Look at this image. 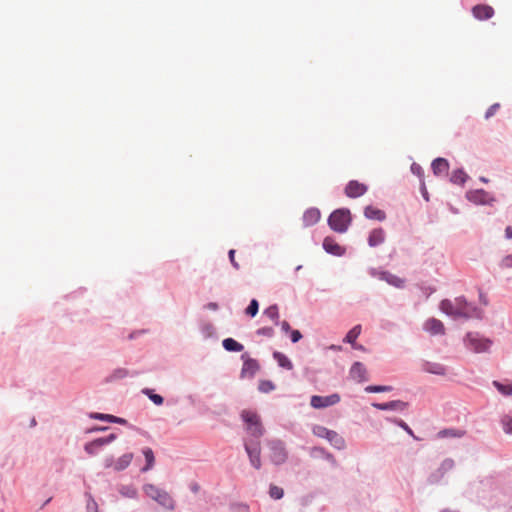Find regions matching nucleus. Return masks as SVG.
Instances as JSON below:
<instances>
[{"label":"nucleus","mask_w":512,"mask_h":512,"mask_svg":"<svg viewBox=\"0 0 512 512\" xmlns=\"http://www.w3.org/2000/svg\"><path fill=\"white\" fill-rule=\"evenodd\" d=\"M256 334L270 338L274 335V329L272 327H262L256 331Z\"/></svg>","instance_id":"44"},{"label":"nucleus","mask_w":512,"mask_h":512,"mask_svg":"<svg viewBox=\"0 0 512 512\" xmlns=\"http://www.w3.org/2000/svg\"><path fill=\"white\" fill-rule=\"evenodd\" d=\"M468 199L477 204H485L489 198V194L484 190H476L468 193Z\"/></svg>","instance_id":"23"},{"label":"nucleus","mask_w":512,"mask_h":512,"mask_svg":"<svg viewBox=\"0 0 512 512\" xmlns=\"http://www.w3.org/2000/svg\"><path fill=\"white\" fill-rule=\"evenodd\" d=\"M465 345L475 353L486 352L490 349L492 341L488 338L482 337L478 333L469 332L465 337Z\"/></svg>","instance_id":"5"},{"label":"nucleus","mask_w":512,"mask_h":512,"mask_svg":"<svg viewBox=\"0 0 512 512\" xmlns=\"http://www.w3.org/2000/svg\"><path fill=\"white\" fill-rule=\"evenodd\" d=\"M367 186L356 180L350 181L345 187V194L349 198H357L367 192Z\"/></svg>","instance_id":"11"},{"label":"nucleus","mask_w":512,"mask_h":512,"mask_svg":"<svg viewBox=\"0 0 512 512\" xmlns=\"http://www.w3.org/2000/svg\"><path fill=\"white\" fill-rule=\"evenodd\" d=\"M454 466L455 463L452 459H445L438 469L440 477H442L445 473L451 471L454 468Z\"/></svg>","instance_id":"33"},{"label":"nucleus","mask_w":512,"mask_h":512,"mask_svg":"<svg viewBox=\"0 0 512 512\" xmlns=\"http://www.w3.org/2000/svg\"><path fill=\"white\" fill-rule=\"evenodd\" d=\"M143 393L146 394L154 404H156V405L163 404V401H164L163 397L161 395L154 394L152 390L145 389V390H143Z\"/></svg>","instance_id":"38"},{"label":"nucleus","mask_w":512,"mask_h":512,"mask_svg":"<svg viewBox=\"0 0 512 512\" xmlns=\"http://www.w3.org/2000/svg\"><path fill=\"white\" fill-rule=\"evenodd\" d=\"M340 401V395L337 393L328 396L314 395L311 397L310 404L313 408L321 409L329 406H333Z\"/></svg>","instance_id":"8"},{"label":"nucleus","mask_w":512,"mask_h":512,"mask_svg":"<svg viewBox=\"0 0 512 512\" xmlns=\"http://www.w3.org/2000/svg\"><path fill=\"white\" fill-rule=\"evenodd\" d=\"M268 446L270 449V459L274 464L280 465L287 460V451L283 442L272 440L268 442Z\"/></svg>","instance_id":"6"},{"label":"nucleus","mask_w":512,"mask_h":512,"mask_svg":"<svg viewBox=\"0 0 512 512\" xmlns=\"http://www.w3.org/2000/svg\"><path fill=\"white\" fill-rule=\"evenodd\" d=\"M473 16L478 20H487L493 17L494 9L486 4H479L472 9Z\"/></svg>","instance_id":"13"},{"label":"nucleus","mask_w":512,"mask_h":512,"mask_svg":"<svg viewBox=\"0 0 512 512\" xmlns=\"http://www.w3.org/2000/svg\"><path fill=\"white\" fill-rule=\"evenodd\" d=\"M291 341L293 343L298 342L302 338V334L299 330H292L291 332Z\"/></svg>","instance_id":"50"},{"label":"nucleus","mask_w":512,"mask_h":512,"mask_svg":"<svg viewBox=\"0 0 512 512\" xmlns=\"http://www.w3.org/2000/svg\"><path fill=\"white\" fill-rule=\"evenodd\" d=\"M120 491L122 495L129 498H135L137 496V490L131 486H124Z\"/></svg>","instance_id":"43"},{"label":"nucleus","mask_w":512,"mask_h":512,"mask_svg":"<svg viewBox=\"0 0 512 512\" xmlns=\"http://www.w3.org/2000/svg\"><path fill=\"white\" fill-rule=\"evenodd\" d=\"M501 267L512 268V254L504 257L501 261Z\"/></svg>","instance_id":"49"},{"label":"nucleus","mask_w":512,"mask_h":512,"mask_svg":"<svg viewBox=\"0 0 512 512\" xmlns=\"http://www.w3.org/2000/svg\"><path fill=\"white\" fill-rule=\"evenodd\" d=\"M241 417L246 424L247 432L254 438L260 439L264 434V428L261 423L260 416L253 411L243 410Z\"/></svg>","instance_id":"3"},{"label":"nucleus","mask_w":512,"mask_h":512,"mask_svg":"<svg viewBox=\"0 0 512 512\" xmlns=\"http://www.w3.org/2000/svg\"><path fill=\"white\" fill-rule=\"evenodd\" d=\"M494 386L498 389L500 393L506 396L512 395V384H501L497 381H494Z\"/></svg>","instance_id":"37"},{"label":"nucleus","mask_w":512,"mask_h":512,"mask_svg":"<svg viewBox=\"0 0 512 512\" xmlns=\"http://www.w3.org/2000/svg\"><path fill=\"white\" fill-rule=\"evenodd\" d=\"M385 240V232L382 228L373 229L368 237V244L371 247L382 244Z\"/></svg>","instance_id":"19"},{"label":"nucleus","mask_w":512,"mask_h":512,"mask_svg":"<svg viewBox=\"0 0 512 512\" xmlns=\"http://www.w3.org/2000/svg\"><path fill=\"white\" fill-rule=\"evenodd\" d=\"M326 459H327V460H329L333 465H336V464H337V462H336V460H335L334 456H333L332 454H330V453H327V454H326Z\"/></svg>","instance_id":"54"},{"label":"nucleus","mask_w":512,"mask_h":512,"mask_svg":"<svg viewBox=\"0 0 512 512\" xmlns=\"http://www.w3.org/2000/svg\"><path fill=\"white\" fill-rule=\"evenodd\" d=\"M361 333V325L354 326L346 335L344 341L354 345L356 339Z\"/></svg>","instance_id":"31"},{"label":"nucleus","mask_w":512,"mask_h":512,"mask_svg":"<svg viewBox=\"0 0 512 512\" xmlns=\"http://www.w3.org/2000/svg\"><path fill=\"white\" fill-rule=\"evenodd\" d=\"M269 494H270L271 498L278 500L283 497L284 491L281 487H278L276 485H271L270 489H269Z\"/></svg>","instance_id":"41"},{"label":"nucleus","mask_w":512,"mask_h":512,"mask_svg":"<svg viewBox=\"0 0 512 512\" xmlns=\"http://www.w3.org/2000/svg\"><path fill=\"white\" fill-rule=\"evenodd\" d=\"M280 326H281V329L285 332V333H288V332H291V326L290 324L287 322V321H282L280 323Z\"/></svg>","instance_id":"52"},{"label":"nucleus","mask_w":512,"mask_h":512,"mask_svg":"<svg viewBox=\"0 0 512 512\" xmlns=\"http://www.w3.org/2000/svg\"><path fill=\"white\" fill-rule=\"evenodd\" d=\"M464 435V431L456 430V429H444L438 432V438H446V437H457L460 438Z\"/></svg>","instance_id":"32"},{"label":"nucleus","mask_w":512,"mask_h":512,"mask_svg":"<svg viewBox=\"0 0 512 512\" xmlns=\"http://www.w3.org/2000/svg\"><path fill=\"white\" fill-rule=\"evenodd\" d=\"M351 222L350 211L348 209H338L331 213L328 219L330 228L336 232L343 233L347 230Z\"/></svg>","instance_id":"4"},{"label":"nucleus","mask_w":512,"mask_h":512,"mask_svg":"<svg viewBox=\"0 0 512 512\" xmlns=\"http://www.w3.org/2000/svg\"><path fill=\"white\" fill-rule=\"evenodd\" d=\"M128 374V371L126 369H123V368H119V369H116L109 377L110 380H115V379H121V378H124L126 377Z\"/></svg>","instance_id":"45"},{"label":"nucleus","mask_w":512,"mask_h":512,"mask_svg":"<svg viewBox=\"0 0 512 512\" xmlns=\"http://www.w3.org/2000/svg\"><path fill=\"white\" fill-rule=\"evenodd\" d=\"M275 385L271 381L263 380L259 383V390L263 393H268L274 390Z\"/></svg>","instance_id":"42"},{"label":"nucleus","mask_w":512,"mask_h":512,"mask_svg":"<svg viewBox=\"0 0 512 512\" xmlns=\"http://www.w3.org/2000/svg\"><path fill=\"white\" fill-rule=\"evenodd\" d=\"M353 347H354L355 349H358V350H361V351H364V350H365V348H364L362 345H358V344H356V343H354Z\"/></svg>","instance_id":"56"},{"label":"nucleus","mask_w":512,"mask_h":512,"mask_svg":"<svg viewBox=\"0 0 512 512\" xmlns=\"http://www.w3.org/2000/svg\"><path fill=\"white\" fill-rule=\"evenodd\" d=\"M499 108H500L499 103H495V104L491 105L485 113V119H489L492 116H494L496 114V112L499 110Z\"/></svg>","instance_id":"46"},{"label":"nucleus","mask_w":512,"mask_h":512,"mask_svg":"<svg viewBox=\"0 0 512 512\" xmlns=\"http://www.w3.org/2000/svg\"><path fill=\"white\" fill-rule=\"evenodd\" d=\"M411 169H412V171H413L414 173H417V174H420V172H421V167H420V166H417V165H415V164H413V165H412Z\"/></svg>","instance_id":"55"},{"label":"nucleus","mask_w":512,"mask_h":512,"mask_svg":"<svg viewBox=\"0 0 512 512\" xmlns=\"http://www.w3.org/2000/svg\"><path fill=\"white\" fill-rule=\"evenodd\" d=\"M222 345L227 351L232 352H241L244 349V346L233 338L224 339Z\"/></svg>","instance_id":"25"},{"label":"nucleus","mask_w":512,"mask_h":512,"mask_svg":"<svg viewBox=\"0 0 512 512\" xmlns=\"http://www.w3.org/2000/svg\"><path fill=\"white\" fill-rule=\"evenodd\" d=\"M424 330L429 332L431 335H443L445 333L444 324L436 318L428 319L424 323Z\"/></svg>","instance_id":"14"},{"label":"nucleus","mask_w":512,"mask_h":512,"mask_svg":"<svg viewBox=\"0 0 512 512\" xmlns=\"http://www.w3.org/2000/svg\"><path fill=\"white\" fill-rule=\"evenodd\" d=\"M432 170L436 176L446 174L449 169V163L444 158H437L432 162Z\"/></svg>","instance_id":"20"},{"label":"nucleus","mask_w":512,"mask_h":512,"mask_svg":"<svg viewBox=\"0 0 512 512\" xmlns=\"http://www.w3.org/2000/svg\"><path fill=\"white\" fill-rule=\"evenodd\" d=\"M391 390V386L384 385H370L365 388V391L369 393L390 392Z\"/></svg>","instance_id":"35"},{"label":"nucleus","mask_w":512,"mask_h":512,"mask_svg":"<svg viewBox=\"0 0 512 512\" xmlns=\"http://www.w3.org/2000/svg\"><path fill=\"white\" fill-rule=\"evenodd\" d=\"M259 304L256 299H252L249 306L246 308V314L255 317L258 313Z\"/></svg>","instance_id":"40"},{"label":"nucleus","mask_w":512,"mask_h":512,"mask_svg":"<svg viewBox=\"0 0 512 512\" xmlns=\"http://www.w3.org/2000/svg\"><path fill=\"white\" fill-rule=\"evenodd\" d=\"M467 179V175L462 170L454 171L451 176V181L455 184H464Z\"/></svg>","instance_id":"34"},{"label":"nucleus","mask_w":512,"mask_h":512,"mask_svg":"<svg viewBox=\"0 0 512 512\" xmlns=\"http://www.w3.org/2000/svg\"><path fill=\"white\" fill-rule=\"evenodd\" d=\"M505 235L508 239H512V227L511 226L506 227Z\"/></svg>","instance_id":"53"},{"label":"nucleus","mask_w":512,"mask_h":512,"mask_svg":"<svg viewBox=\"0 0 512 512\" xmlns=\"http://www.w3.org/2000/svg\"><path fill=\"white\" fill-rule=\"evenodd\" d=\"M263 314L272 320L276 325L279 324V311L277 305H271L266 308Z\"/></svg>","instance_id":"30"},{"label":"nucleus","mask_w":512,"mask_h":512,"mask_svg":"<svg viewBox=\"0 0 512 512\" xmlns=\"http://www.w3.org/2000/svg\"><path fill=\"white\" fill-rule=\"evenodd\" d=\"M501 424L506 434L512 435V417L506 415L502 417Z\"/></svg>","instance_id":"39"},{"label":"nucleus","mask_w":512,"mask_h":512,"mask_svg":"<svg viewBox=\"0 0 512 512\" xmlns=\"http://www.w3.org/2000/svg\"><path fill=\"white\" fill-rule=\"evenodd\" d=\"M245 450L248 454L251 465L255 469L261 468V447L259 439L256 441H245L244 443Z\"/></svg>","instance_id":"7"},{"label":"nucleus","mask_w":512,"mask_h":512,"mask_svg":"<svg viewBox=\"0 0 512 512\" xmlns=\"http://www.w3.org/2000/svg\"><path fill=\"white\" fill-rule=\"evenodd\" d=\"M331 430L327 429L326 427L324 426H321V425H315L313 428H312V432L315 436L319 437V438H327V436H329V433H330Z\"/></svg>","instance_id":"36"},{"label":"nucleus","mask_w":512,"mask_h":512,"mask_svg":"<svg viewBox=\"0 0 512 512\" xmlns=\"http://www.w3.org/2000/svg\"><path fill=\"white\" fill-rule=\"evenodd\" d=\"M373 407L379 410H404L407 407V403L401 400H394L387 403H374Z\"/></svg>","instance_id":"16"},{"label":"nucleus","mask_w":512,"mask_h":512,"mask_svg":"<svg viewBox=\"0 0 512 512\" xmlns=\"http://www.w3.org/2000/svg\"><path fill=\"white\" fill-rule=\"evenodd\" d=\"M380 278L384 281H386L388 284L390 285H393L397 288H401L404 286V283H405V280L396 276V275H393L389 272H381L380 273Z\"/></svg>","instance_id":"22"},{"label":"nucleus","mask_w":512,"mask_h":512,"mask_svg":"<svg viewBox=\"0 0 512 512\" xmlns=\"http://www.w3.org/2000/svg\"><path fill=\"white\" fill-rule=\"evenodd\" d=\"M349 377L357 383L367 381L368 372L365 365L361 362H355L350 368Z\"/></svg>","instance_id":"9"},{"label":"nucleus","mask_w":512,"mask_h":512,"mask_svg":"<svg viewBox=\"0 0 512 512\" xmlns=\"http://www.w3.org/2000/svg\"><path fill=\"white\" fill-rule=\"evenodd\" d=\"M86 508H87V512H98V505H97V503L95 502L94 499L90 498L87 501Z\"/></svg>","instance_id":"48"},{"label":"nucleus","mask_w":512,"mask_h":512,"mask_svg":"<svg viewBox=\"0 0 512 512\" xmlns=\"http://www.w3.org/2000/svg\"><path fill=\"white\" fill-rule=\"evenodd\" d=\"M93 418L99 419V420H105L111 423H118V424H126L127 421L123 418L116 417L110 414H101V413H95L92 415Z\"/></svg>","instance_id":"28"},{"label":"nucleus","mask_w":512,"mask_h":512,"mask_svg":"<svg viewBox=\"0 0 512 512\" xmlns=\"http://www.w3.org/2000/svg\"><path fill=\"white\" fill-rule=\"evenodd\" d=\"M209 307L212 308V309H216L217 305L216 304H210Z\"/></svg>","instance_id":"57"},{"label":"nucleus","mask_w":512,"mask_h":512,"mask_svg":"<svg viewBox=\"0 0 512 512\" xmlns=\"http://www.w3.org/2000/svg\"><path fill=\"white\" fill-rule=\"evenodd\" d=\"M229 259H230V262L233 265V267L235 269H239V264L235 260V250L232 249V250L229 251Z\"/></svg>","instance_id":"51"},{"label":"nucleus","mask_w":512,"mask_h":512,"mask_svg":"<svg viewBox=\"0 0 512 512\" xmlns=\"http://www.w3.org/2000/svg\"><path fill=\"white\" fill-rule=\"evenodd\" d=\"M116 439V435L115 434H110L109 436L107 437H103V438H98L94 441H91L89 443H87L85 445V451L90 454V455H94L97 453V451L105 446V445H108L110 444L111 442H113L114 440Z\"/></svg>","instance_id":"10"},{"label":"nucleus","mask_w":512,"mask_h":512,"mask_svg":"<svg viewBox=\"0 0 512 512\" xmlns=\"http://www.w3.org/2000/svg\"><path fill=\"white\" fill-rule=\"evenodd\" d=\"M242 359L244 360V363L241 370V376L253 377L259 369L258 362L255 359L247 357L246 354L242 355Z\"/></svg>","instance_id":"12"},{"label":"nucleus","mask_w":512,"mask_h":512,"mask_svg":"<svg viewBox=\"0 0 512 512\" xmlns=\"http://www.w3.org/2000/svg\"><path fill=\"white\" fill-rule=\"evenodd\" d=\"M143 491L148 497L159 503L164 508L169 510L174 509V500L167 491L162 490L153 484H145L143 486Z\"/></svg>","instance_id":"2"},{"label":"nucleus","mask_w":512,"mask_h":512,"mask_svg":"<svg viewBox=\"0 0 512 512\" xmlns=\"http://www.w3.org/2000/svg\"><path fill=\"white\" fill-rule=\"evenodd\" d=\"M143 454H144V457L146 460V465L142 468V471L146 472L153 467L154 462H155V457H154V453H153L152 449L149 447H146L143 449Z\"/></svg>","instance_id":"29"},{"label":"nucleus","mask_w":512,"mask_h":512,"mask_svg":"<svg viewBox=\"0 0 512 512\" xmlns=\"http://www.w3.org/2000/svg\"><path fill=\"white\" fill-rule=\"evenodd\" d=\"M321 217V213L317 208H310L303 214L302 220L305 227L315 225Z\"/></svg>","instance_id":"15"},{"label":"nucleus","mask_w":512,"mask_h":512,"mask_svg":"<svg viewBox=\"0 0 512 512\" xmlns=\"http://www.w3.org/2000/svg\"><path fill=\"white\" fill-rule=\"evenodd\" d=\"M364 215L368 219L378 220V221H383L386 218V214L383 210H381L375 206H372V205L365 207Z\"/></svg>","instance_id":"17"},{"label":"nucleus","mask_w":512,"mask_h":512,"mask_svg":"<svg viewBox=\"0 0 512 512\" xmlns=\"http://www.w3.org/2000/svg\"><path fill=\"white\" fill-rule=\"evenodd\" d=\"M423 370L436 375H445L446 374V367L440 363L436 362H425L423 364Z\"/></svg>","instance_id":"21"},{"label":"nucleus","mask_w":512,"mask_h":512,"mask_svg":"<svg viewBox=\"0 0 512 512\" xmlns=\"http://www.w3.org/2000/svg\"><path fill=\"white\" fill-rule=\"evenodd\" d=\"M481 181L486 183L488 180L486 178H481Z\"/></svg>","instance_id":"58"},{"label":"nucleus","mask_w":512,"mask_h":512,"mask_svg":"<svg viewBox=\"0 0 512 512\" xmlns=\"http://www.w3.org/2000/svg\"><path fill=\"white\" fill-rule=\"evenodd\" d=\"M133 459L132 453H126L122 455L114 464V468L118 471L127 468Z\"/></svg>","instance_id":"27"},{"label":"nucleus","mask_w":512,"mask_h":512,"mask_svg":"<svg viewBox=\"0 0 512 512\" xmlns=\"http://www.w3.org/2000/svg\"><path fill=\"white\" fill-rule=\"evenodd\" d=\"M274 359L277 361L278 365L287 370H291L293 368V364L290 359L281 352H274Z\"/></svg>","instance_id":"26"},{"label":"nucleus","mask_w":512,"mask_h":512,"mask_svg":"<svg viewBox=\"0 0 512 512\" xmlns=\"http://www.w3.org/2000/svg\"><path fill=\"white\" fill-rule=\"evenodd\" d=\"M323 248L333 255L340 256L343 254L344 250L343 248L333 239L330 237H326L323 241Z\"/></svg>","instance_id":"18"},{"label":"nucleus","mask_w":512,"mask_h":512,"mask_svg":"<svg viewBox=\"0 0 512 512\" xmlns=\"http://www.w3.org/2000/svg\"><path fill=\"white\" fill-rule=\"evenodd\" d=\"M440 310L453 318L480 317V310L468 303L464 297H457L454 300L444 299L440 303Z\"/></svg>","instance_id":"1"},{"label":"nucleus","mask_w":512,"mask_h":512,"mask_svg":"<svg viewBox=\"0 0 512 512\" xmlns=\"http://www.w3.org/2000/svg\"><path fill=\"white\" fill-rule=\"evenodd\" d=\"M395 422L398 426H400L403 430H405L410 436H412L414 439L418 440V437L415 436L412 429L403 420H397Z\"/></svg>","instance_id":"47"},{"label":"nucleus","mask_w":512,"mask_h":512,"mask_svg":"<svg viewBox=\"0 0 512 512\" xmlns=\"http://www.w3.org/2000/svg\"><path fill=\"white\" fill-rule=\"evenodd\" d=\"M329 443L334 446L336 449H343L345 447L344 439L335 431L331 430L329 436L326 438Z\"/></svg>","instance_id":"24"}]
</instances>
